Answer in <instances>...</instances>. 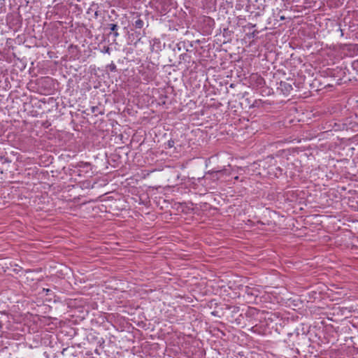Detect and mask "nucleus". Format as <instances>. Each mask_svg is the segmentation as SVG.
<instances>
[{
  "label": "nucleus",
  "instance_id": "1",
  "mask_svg": "<svg viewBox=\"0 0 358 358\" xmlns=\"http://www.w3.org/2000/svg\"><path fill=\"white\" fill-rule=\"evenodd\" d=\"M229 173L227 169L210 171L206 174V180H210L213 182H217L220 180L223 179L224 176H227Z\"/></svg>",
  "mask_w": 358,
  "mask_h": 358
},
{
  "label": "nucleus",
  "instance_id": "2",
  "mask_svg": "<svg viewBox=\"0 0 358 358\" xmlns=\"http://www.w3.org/2000/svg\"><path fill=\"white\" fill-rule=\"evenodd\" d=\"M194 64L191 55L187 53H182L179 56V64H184L185 68L188 69L191 67V64Z\"/></svg>",
  "mask_w": 358,
  "mask_h": 358
},
{
  "label": "nucleus",
  "instance_id": "3",
  "mask_svg": "<svg viewBox=\"0 0 358 358\" xmlns=\"http://www.w3.org/2000/svg\"><path fill=\"white\" fill-rule=\"evenodd\" d=\"M150 43L152 52H159L162 50V42L159 38H153L150 41Z\"/></svg>",
  "mask_w": 358,
  "mask_h": 358
},
{
  "label": "nucleus",
  "instance_id": "4",
  "mask_svg": "<svg viewBox=\"0 0 358 358\" xmlns=\"http://www.w3.org/2000/svg\"><path fill=\"white\" fill-rule=\"evenodd\" d=\"M144 21L139 17H136L132 22V26L136 29H141L144 27Z\"/></svg>",
  "mask_w": 358,
  "mask_h": 358
},
{
  "label": "nucleus",
  "instance_id": "5",
  "mask_svg": "<svg viewBox=\"0 0 358 358\" xmlns=\"http://www.w3.org/2000/svg\"><path fill=\"white\" fill-rule=\"evenodd\" d=\"M108 27L111 31L113 32V36L115 37H117L119 36V34L117 32L118 26L116 24H109Z\"/></svg>",
  "mask_w": 358,
  "mask_h": 358
},
{
  "label": "nucleus",
  "instance_id": "6",
  "mask_svg": "<svg viewBox=\"0 0 358 358\" xmlns=\"http://www.w3.org/2000/svg\"><path fill=\"white\" fill-rule=\"evenodd\" d=\"M145 73H146L145 72H143L142 73V76H144L143 77L144 80H145L146 82H150L154 79V78H155L154 73H149L148 74H145Z\"/></svg>",
  "mask_w": 358,
  "mask_h": 358
},
{
  "label": "nucleus",
  "instance_id": "7",
  "mask_svg": "<svg viewBox=\"0 0 358 358\" xmlns=\"http://www.w3.org/2000/svg\"><path fill=\"white\" fill-rule=\"evenodd\" d=\"M91 110L96 116L103 114V111H101L98 106H92Z\"/></svg>",
  "mask_w": 358,
  "mask_h": 358
},
{
  "label": "nucleus",
  "instance_id": "8",
  "mask_svg": "<svg viewBox=\"0 0 358 358\" xmlns=\"http://www.w3.org/2000/svg\"><path fill=\"white\" fill-rule=\"evenodd\" d=\"M175 142L173 140L171 139L167 141L166 143V148H171L174 146Z\"/></svg>",
  "mask_w": 358,
  "mask_h": 358
},
{
  "label": "nucleus",
  "instance_id": "9",
  "mask_svg": "<svg viewBox=\"0 0 358 358\" xmlns=\"http://www.w3.org/2000/svg\"><path fill=\"white\" fill-rule=\"evenodd\" d=\"M257 83L259 85H262L264 83V80L262 77L257 76Z\"/></svg>",
  "mask_w": 358,
  "mask_h": 358
},
{
  "label": "nucleus",
  "instance_id": "10",
  "mask_svg": "<svg viewBox=\"0 0 358 358\" xmlns=\"http://www.w3.org/2000/svg\"><path fill=\"white\" fill-rule=\"evenodd\" d=\"M281 86H284L285 87V89L287 90V91H290L291 90H292V85L288 84V83H284L282 84V83H281Z\"/></svg>",
  "mask_w": 358,
  "mask_h": 358
},
{
  "label": "nucleus",
  "instance_id": "11",
  "mask_svg": "<svg viewBox=\"0 0 358 358\" xmlns=\"http://www.w3.org/2000/svg\"><path fill=\"white\" fill-rule=\"evenodd\" d=\"M116 70V66L115 64L110 65V71H115Z\"/></svg>",
  "mask_w": 358,
  "mask_h": 358
},
{
  "label": "nucleus",
  "instance_id": "12",
  "mask_svg": "<svg viewBox=\"0 0 358 358\" xmlns=\"http://www.w3.org/2000/svg\"><path fill=\"white\" fill-rule=\"evenodd\" d=\"M250 289L249 287H246V290H245V292L248 294H251L252 295L253 294L250 291Z\"/></svg>",
  "mask_w": 358,
  "mask_h": 358
},
{
  "label": "nucleus",
  "instance_id": "13",
  "mask_svg": "<svg viewBox=\"0 0 358 358\" xmlns=\"http://www.w3.org/2000/svg\"><path fill=\"white\" fill-rule=\"evenodd\" d=\"M136 34H137V36H139V39L141 38V33L136 31Z\"/></svg>",
  "mask_w": 358,
  "mask_h": 358
},
{
  "label": "nucleus",
  "instance_id": "14",
  "mask_svg": "<svg viewBox=\"0 0 358 358\" xmlns=\"http://www.w3.org/2000/svg\"><path fill=\"white\" fill-rule=\"evenodd\" d=\"M277 169L280 172L282 171V169L280 167H278Z\"/></svg>",
  "mask_w": 358,
  "mask_h": 358
},
{
  "label": "nucleus",
  "instance_id": "15",
  "mask_svg": "<svg viewBox=\"0 0 358 358\" xmlns=\"http://www.w3.org/2000/svg\"><path fill=\"white\" fill-rule=\"evenodd\" d=\"M234 179H235V180H238V176H236V177L234 178Z\"/></svg>",
  "mask_w": 358,
  "mask_h": 358
}]
</instances>
